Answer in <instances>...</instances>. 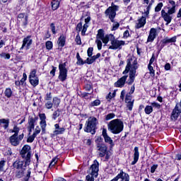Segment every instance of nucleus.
<instances>
[{
    "mask_svg": "<svg viewBox=\"0 0 181 181\" xmlns=\"http://www.w3.org/2000/svg\"><path fill=\"white\" fill-rule=\"evenodd\" d=\"M138 67V61L134 57H132L127 60V66L122 74H128L129 73V79L127 82L129 86H131L135 81V77L138 76L136 74Z\"/></svg>",
    "mask_w": 181,
    "mask_h": 181,
    "instance_id": "f257e3e1",
    "label": "nucleus"
},
{
    "mask_svg": "<svg viewBox=\"0 0 181 181\" xmlns=\"http://www.w3.org/2000/svg\"><path fill=\"white\" fill-rule=\"evenodd\" d=\"M19 131H21V129L16 125H15L12 129H10V132L13 134L9 137L8 141L13 146H19L22 139L25 137V134L23 133L19 135Z\"/></svg>",
    "mask_w": 181,
    "mask_h": 181,
    "instance_id": "f03ea898",
    "label": "nucleus"
},
{
    "mask_svg": "<svg viewBox=\"0 0 181 181\" xmlns=\"http://www.w3.org/2000/svg\"><path fill=\"white\" fill-rule=\"evenodd\" d=\"M107 129L112 134L117 135L124 131V122L119 119H115L107 124Z\"/></svg>",
    "mask_w": 181,
    "mask_h": 181,
    "instance_id": "7ed1b4c3",
    "label": "nucleus"
},
{
    "mask_svg": "<svg viewBox=\"0 0 181 181\" xmlns=\"http://www.w3.org/2000/svg\"><path fill=\"white\" fill-rule=\"evenodd\" d=\"M97 124H98L97 118L94 117H89L86 123L85 132H90L92 135H94L95 134V129H97Z\"/></svg>",
    "mask_w": 181,
    "mask_h": 181,
    "instance_id": "20e7f679",
    "label": "nucleus"
},
{
    "mask_svg": "<svg viewBox=\"0 0 181 181\" xmlns=\"http://www.w3.org/2000/svg\"><path fill=\"white\" fill-rule=\"evenodd\" d=\"M21 155L23 159H25V165L29 166L30 165V147L28 145H25L21 151Z\"/></svg>",
    "mask_w": 181,
    "mask_h": 181,
    "instance_id": "39448f33",
    "label": "nucleus"
},
{
    "mask_svg": "<svg viewBox=\"0 0 181 181\" xmlns=\"http://www.w3.org/2000/svg\"><path fill=\"white\" fill-rule=\"evenodd\" d=\"M118 9H119V6L112 3V6L107 8L105 11V14L106 16H108L111 22H114V19L115 18V16H117V11H118Z\"/></svg>",
    "mask_w": 181,
    "mask_h": 181,
    "instance_id": "423d86ee",
    "label": "nucleus"
},
{
    "mask_svg": "<svg viewBox=\"0 0 181 181\" xmlns=\"http://www.w3.org/2000/svg\"><path fill=\"white\" fill-rule=\"evenodd\" d=\"M122 46H125V41L115 39V37L113 36V39L112 40L111 45L109 47V49L112 50H121V49H122Z\"/></svg>",
    "mask_w": 181,
    "mask_h": 181,
    "instance_id": "0eeeda50",
    "label": "nucleus"
},
{
    "mask_svg": "<svg viewBox=\"0 0 181 181\" xmlns=\"http://www.w3.org/2000/svg\"><path fill=\"white\" fill-rule=\"evenodd\" d=\"M59 75L58 76L60 81H66L67 80V68H66V62L59 64Z\"/></svg>",
    "mask_w": 181,
    "mask_h": 181,
    "instance_id": "6e6552de",
    "label": "nucleus"
},
{
    "mask_svg": "<svg viewBox=\"0 0 181 181\" xmlns=\"http://www.w3.org/2000/svg\"><path fill=\"white\" fill-rule=\"evenodd\" d=\"M99 168L100 163L97 160H95L88 170L89 175H90V176H94V177H97V176H98Z\"/></svg>",
    "mask_w": 181,
    "mask_h": 181,
    "instance_id": "1a4fd4ad",
    "label": "nucleus"
},
{
    "mask_svg": "<svg viewBox=\"0 0 181 181\" xmlns=\"http://www.w3.org/2000/svg\"><path fill=\"white\" fill-rule=\"evenodd\" d=\"M96 149L99 153L100 158H104L108 151V147L105 144L98 143L96 144Z\"/></svg>",
    "mask_w": 181,
    "mask_h": 181,
    "instance_id": "9d476101",
    "label": "nucleus"
},
{
    "mask_svg": "<svg viewBox=\"0 0 181 181\" xmlns=\"http://www.w3.org/2000/svg\"><path fill=\"white\" fill-rule=\"evenodd\" d=\"M39 117L40 119V125L42 129V133L46 134V127H47V124L46 123V114L40 113L39 114Z\"/></svg>",
    "mask_w": 181,
    "mask_h": 181,
    "instance_id": "9b49d317",
    "label": "nucleus"
},
{
    "mask_svg": "<svg viewBox=\"0 0 181 181\" xmlns=\"http://www.w3.org/2000/svg\"><path fill=\"white\" fill-rule=\"evenodd\" d=\"M30 37H31L30 35H28L23 39V45L21 46V47L20 48V50H23L25 47H26L27 50H28V49L30 48L32 43H33V40Z\"/></svg>",
    "mask_w": 181,
    "mask_h": 181,
    "instance_id": "f8f14e48",
    "label": "nucleus"
},
{
    "mask_svg": "<svg viewBox=\"0 0 181 181\" xmlns=\"http://www.w3.org/2000/svg\"><path fill=\"white\" fill-rule=\"evenodd\" d=\"M102 135L104 138V141L106 144H110V148H112L114 146V141H112V139L108 136V133H107V129H103Z\"/></svg>",
    "mask_w": 181,
    "mask_h": 181,
    "instance_id": "ddd939ff",
    "label": "nucleus"
},
{
    "mask_svg": "<svg viewBox=\"0 0 181 181\" xmlns=\"http://www.w3.org/2000/svg\"><path fill=\"white\" fill-rule=\"evenodd\" d=\"M176 2L173 0H168V13L170 15H173L176 12Z\"/></svg>",
    "mask_w": 181,
    "mask_h": 181,
    "instance_id": "4468645a",
    "label": "nucleus"
},
{
    "mask_svg": "<svg viewBox=\"0 0 181 181\" xmlns=\"http://www.w3.org/2000/svg\"><path fill=\"white\" fill-rule=\"evenodd\" d=\"M28 15L23 13H21L18 16V22H19V23H22L23 26H26L28 25Z\"/></svg>",
    "mask_w": 181,
    "mask_h": 181,
    "instance_id": "2eb2a0df",
    "label": "nucleus"
},
{
    "mask_svg": "<svg viewBox=\"0 0 181 181\" xmlns=\"http://www.w3.org/2000/svg\"><path fill=\"white\" fill-rule=\"evenodd\" d=\"M156 36H158L156 28H151L149 35L147 39V42L152 43V42H153V40L156 39Z\"/></svg>",
    "mask_w": 181,
    "mask_h": 181,
    "instance_id": "dca6fc26",
    "label": "nucleus"
},
{
    "mask_svg": "<svg viewBox=\"0 0 181 181\" xmlns=\"http://www.w3.org/2000/svg\"><path fill=\"white\" fill-rule=\"evenodd\" d=\"M128 78V75H124L122 78L117 80V81L115 83V87H119L122 88L124 86H125V83H127V79Z\"/></svg>",
    "mask_w": 181,
    "mask_h": 181,
    "instance_id": "f3484780",
    "label": "nucleus"
},
{
    "mask_svg": "<svg viewBox=\"0 0 181 181\" xmlns=\"http://www.w3.org/2000/svg\"><path fill=\"white\" fill-rule=\"evenodd\" d=\"M170 15L172 14L169 13V10L167 13L163 9L161 11L162 18H163L164 21L167 22L166 25H169V23L172 22V16H170Z\"/></svg>",
    "mask_w": 181,
    "mask_h": 181,
    "instance_id": "a211bd4d",
    "label": "nucleus"
},
{
    "mask_svg": "<svg viewBox=\"0 0 181 181\" xmlns=\"http://www.w3.org/2000/svg\"><path fill=\"white\" fill-rule=\"evenodd\" d=\"M146 23V18L142 16L141 18H139L137 21L135 28L136 29H141V28H144V26H145Z\"/></svg>",
    "mask_w": 181,
    "mask_h": 181,
    "instance_id": "6ab92c4d",
    "label": "nucleus"
},
{
    "mask_svg": "<svg viewBox=\"0 0 181 181\" xmlns=\"http://www.w3.org/2000/svg\"><path fill=\"white\" fill-rule=\"evenodd\" d=\"M24 163H25L23 160H16L14 163H13L12 166L14 169H16V170L19 169H25V166H23Z\"/></svg>",
    "mask_w": 181,
    "mask_h": 181,
    "instance_id": "aec40b11",
    "label": "nucleus"
},
{
    "mask_svg": "<svg viewBox=\"0 0 181 181\" xmlns=\"http://www.w3.org/2000/svg\"><path fill=\"white\" fill-rule=\"evenodd\" d=\"M54 128L55 130L53 132L54 135H62L64 134V131H66V129H64V127H60L59 124H55Z\"/></svg>",
    "mask_w": 181,
    "mask_h": 181,
    "instance_id": "412c9836",
    "label": "nucleus"
},
{
    "mask_svg": "<svg viewBox=\"0 0 181 181\" xmlns=\"http://www.w3.org/2000/svg\"><path fill=\"white\" fill-rule=\"evenodd\" d=\"M100 57H101V54L98 53L96 55H93L87 58L86 59V64H93V63H94L97 59H100Z\"/></svg>",
    "mask_w": 181,
    "mask_h": 181,
    "instance_id": "4be33fe9",
    "label": "nucleus"
},
{
    "mask_svg": "<svg viewBox=\"0 0 181 181\" xmlns=\"http://www.w3.org/2000/svg\"><path fill=\"white\" fill-rule=\"evenodd\" d=\"M39 119L38 117H28V128L30 129H35V124L36 123V121Z\"/></svg>",
    "mask_w": 181,
    "mask_h": 181,
    "instance_id": "5701e85b",
    "label": "nucleus"
},
{
    "mask_svg": "<svg viewBox=\"0 0 181 181\" xmlns=\"http://www.w3.org/2000/svg\"><path fill=\"white\" fill-rule=\"evenodd\" d=\"M139 159V148L138 147H134V160L132 162L131 165H136Z\"/></svg>",
    "mask_w": 181,
    "mask_h": 181,
    "instance_id": "b1692460",
    "label": "nucleus"
},
{
    "mask_svg": "<svg viewBox=\"0 0 181 181\" xmlns=\"http://www.w3.org/2000/svg\"><path fill=\"white\" fill-rule=\"evenodd\" d=\"M179 115H180V110H179V106L176 105L173 110L171 117L172 118H174V119H177V118H179Z\"/></svg>",
    "mask_w": 181,
    "mask_h": 181,
    "instance_id": "393cba45",
    "label": "nucleus"
},
{
    "mask_svg": "<svg viewBox=\"0 0 181 181\" xmlns=\"http://www.w3.org/2000/svg\"><path fill=\"white\" fill-rule=\"evenodd\" d=\"M114 38V35L112 34H110V35H106L105 37H103V39H101L100 40H102L103 43L105 45H107V43H108V42H112V39Z\"/></svg>",
    "mask_w": 181,
    "mask_h": 181,
    "instance_id": "a878e982",
    "label": "nucleus"
},
{
    "mask_svg": "<svg viewBox=\"0 0 181 181\" xmlns=\"http://www.w3.org/2000/svg\"><path fill=\"white\" fill-rule=\"evenodd\" d=\"M25 168L16 170V171L15 173L16 177H17V179H21V177H23V176L25 175Z\"/></svg>",
    "mask_w": 181,
    "mask_h": 181,
    "instance_id": "bb28decb",
    "label": "nucleus"
},
{
    "mask_svg": "<svg viewBox=\"0 0 181 181\" xmlns=\"http://www.w3.org/2000/svg\"><path fill=\"white\" fill-rule=\"evenodd\" d=\"M51 5L52 11H56L59 9V6H60V1L59 0H52Z\"/></svg>",
    "mask_w": 181,
    "mask_h": 181,
    "instance_id": "cd10ccee",
    "label": "nucleus"
},
{
    "mask_svg": "<svg viewBox=\"0 0 181 181\" xmlns=\"http://www.w3.org/2000/svg\"><path fill=\"white\" fill-rule=\"evenodd\" d=\"M175 42H176V37H173L171 38L166 37L163 40V43L164 45H167L168 43H175Z\"/></svg>",
    "mask_w": 181,
    "mask_h": 181,
    "instance_id": "c85d7f7f",
    "label": "nucleus"
},
{
    "mask_svg": "<svg viewBox=\"0 0 181 181\" xmlns=\"http://www.w3.org/2000/svg\"><path fill=\"white\" fill-rule=\"evenodd\" d=\"M76 59H77V62L76 64L78 66H83V64H87V62H86V60L83 61V59H81V57H80V54L77 52L76 54Z\"/></svg>",
    "mask_w": 181,
    "mask_h": 181,
    "instance_id": "c756f323",
    "label": "nucleus"
},
{
    "mask_svg": "<svg viewBox=\"0 0 181 181\" xmlns=\"http://www.w3.org/2000/svg\"><path fill=\"white\" fill-rule=\"evenodd\" d=\"M58 45L61 47H64V45H66V37L61 35L58 40Z\"/></svg>",
    "mask_w": 181,
    "mask_h": 181,
    "instance_id": "7c9ffc66",
    "label": "nucleus"
},
{
    "mask_svg": "<svg viewBox=\"0 0 181 181\" xmlns=\"http://www.w3.org/2000/svg\"><path fill=\"white\" fill-rule=\"evenodd\" d=\"M30 80V83L31 84V86H33V87H36V86H38L39 84V78L37 76H36L35 78H31L29 79Z\"/></svg>",
    "mask_w": 181,
    "mask_h": 181,
    "instance_id": "2f4dec72",
    "label": "nucleus"
},
{
    "mask_svg": "<svg viewBox=\"0 0 181 181\" xmlns=\"http://www.w3.org/2000/svg\"><path fill=\"white\" fill-rule=\"evenodd\" d=\"M0 124H4V129H7V128L9 127V119H1Z\"/></svg>",
    "mask_w": 181,
    "mask_h": 181,
    "instance_id": "473e14b6",
    "label": "nucleus"
},
{
    "mask_svg": "<svg viewBox=\"0 0 181 181\" xmlns=\"http://www.w3.org/2000/svg\"><path fill=\"white\" fill-rule=\"evenodd\" d=\"M144 111L147 115H149V114H152V112H153V107L151 105H147L146 106Z\"/></svg>",
    "mask_w": 181,
    "mask_h": 181,
    "instance_id": "72a5a7b5",
    "label": "nucleus"
},
{
    "mask_svg": "<svg viewBox=\"0 0 181 181\" xmlns=\"http://www.w3.org/2000/svg\"><path fill=\"white\" fill-rule=\"evenodd\" d=\"M52 104L54 108H57L59 105H60V99H59L57 97L53 98Z\"/></svg>",
    "mask_w": 181,
    "mask_h": 181,
    "instance_id": "f704fd0d",
    "label": "nucleus"
},
{
    "mask_svg": "<svg viewBox=\"0 0 181 181\" xmlns=\"http://www.w3.org/2000/svg\"><path fill=\"white\" fill-rule=\"evenodd\" d=\"M59 117H60V110L58 109L53 112L52 119H54V121H56V119L59 118Z\"/></svg>",
    "mask_w": 181,
    "mask_h": 181,
    "instance_id": "c9c22d12",
    "label": "nucleus"
},
{
    "mask_svg": "<svg viewBox=\"0 0 181 181\" xmlns=\"http://www.w3.org/2000/svg\"><path fill=\"white\" fill-rule=\"evenodd\" d=\"M103 37H104V30L103 29L98 30V34L96 35V39H100L101 40V39H103Z\"/></svg>",
    "mask_w": 181,
    "mask_h": 181,
    "instance_id": "e433bc0d",
    "label": "nucleus"
},
{
    "mask_svg": "<svg viewBox=\"0 0 181 181\" xmlns=\"http://www.w3.org/2000/svg\"><path fill=\"white\" fill-rule=\"evenodd\" d=\"M134 101L135 100L134 99H132V95H130V94L126 95V98H125L126 103H134Z\"/></svg>",
    "mask_w": 181,
    "mask_h": 181,
    "instance_id": "4c0bfd02",
    "label": "nucleus"
},
{
    "mask_svg": "<svg viewBox=\"0 0 181 181\" xmlns=\"http://www.w3.org/2000/svg\"><path fill=\"white\" fill-rule=\"evenodd\" d=\"M4 94L7 98H11V97H12V90L11 88H6L5 90Z\"/></svg>",
    "mask_w": 181,
    "mask_h": 181,
    "instance_id": "58836bf2",
    "label": "nucleus"
},
{
    "mask_svg": "<svg viewBox=\"0 0 181 181\" xmlns=\"http://www.w3.org/2000/svg\"><path fill=\"white\" fill-rule=\"evenodd\" d=\"M148 69L149 74L151 76V77H155V70L153 69V66H152V65H151V64H148Z\"/></svg>",
    "mask_w": 181,
    "mask_h": 181,
    "instance_id": "ea45409f",
    "label": "nucleus"
},
{
    "mask_svg": "<svg viewBox=\"0 0 181 181\" xmlns=\"http://www.w3.org/2000/svg\"><path fill=\"white\" fill-rule=\"evenodd\" d=\"M0 57H1V59L9 60V59H11V54L2 52L1 54H0Z\"/></svg>",
    "mask_w": 181,
    "mask_h": 181,
    "instance_id": "a19ab883",
    "label": "nucleus"
},
{
    "mask_svg": "<svg viewBox=\"0 0 181 181\" xmlns=\"http://www.w3.org/2000/svg\"><path fill=\"white\" fill-rule=\"evenodd\" d=\"M102 40L96 39L95 43L97 44L98 50H101L103 49V42Z\"/></svg>",
    "mask_w": 181,
    "mask_h": 181,
    "instance_id": "79ce46f5",
    "label": "nucleus"
},
{
    "mask_svg": "<svg viewBox=\"0 0 181 181\" xmlns=\"http://www.w3.org/2000/svg\"><path fill=\"white\" fill-rule=\"evenodd\" d=\"M57 160H59V158L57 157H54L49 163V168H53V166L57 163Z\"/></svg>",
    "mask_w": 181,
    "mask_h": 181,
    "instance_id": "37998d69",
    "label": "nucleus"
},
{
    "mask_svg": "<svg viewBox=\"0 0 181 181\" xmlns=\"http://www.w3.org/2000/svg\"><path fill=\"white\" fill-rule=\"evenodd\" d=\"M88 28V23H85V24L83 26L82 31H81L82 36H84L86 35V32H87Z\"/></svg>",
    "mask_w": 181,
    "mask_h": 181,
    "instance_id": "c03bdc74",
    "label": "nucleus"
},
{
    "mask_svg": "<svg viewBox=\"0 0 181 181\" xmlns=\"http://www.w3.org/2000/svg\"><path fill=\"white\" fill-rule=\"evenodd\" d=\"M45 46L47 50H52V49H53V42H52L51 41H47L45 43Z\"/></svg>",
    "mask_w": 181,
    "mask_h": 181,
    "instance_id": "a18cd8bd",
    "label": "nucleus"
},
{
    "mask_svg": "<svg viewBox=\"0 0 181 181\" xmlns=\"http://www.w3.org/2000/svg\"><path fill=\"white\" fill-rule=\"evenodd\" d=\"M45 106L47 110H52V108H53V103H52V101H47L45 103Z\"/></svg>",
    "mask_w": 181,
    "mask_h": 181,
    "instance_id": "49530a36",
    "label": "nucleus"
},
{
    "mask_svg": "<svg viewBox=\"0 0 181 181\" xmlns=\"http://www.w3.org/2000/svg\"><path fill=\"white\" fill-rule=\"evenodd\" d=\"M163 7V3H158L155 8V12H160Z\"/></svg>",
    "mask_w": 181,
    "mask_h": 181,
    "instance_id": "de8ad7c7",
    "label": "nucleus"
},
{
    "mask_svg": "<svg viewBox=\"0 0 181 181\" xmlns=\"http://www.w3.org/2000/svg\"><path fill=\"white\" fill-rule=\"evenodd\" d=\"M112 118H115V114L114 113H109L105 117L106 121H110V119H112Z\"/></svg>",
    "mask_w": 181,
    "mask_h": 181,
    "instance_id": "09e8293b",
    "label": "nucleus"
},
{
    "mask_svg": "<svg viewBox=\"0 0 181 181\" xmlns=\"http://www.w3.org/2000/svg\"><path fill=\"white\" fill-rule=\"evenodd\" d=\"M5 163H6V161L5 160H1L0 161V172H4V168L5 167Z\"/></svg>",
    "mask_w": 181,
    "mask_h": 181,
    "instance_id": "8fccbe9b",
    "label": "nucleus"
},
{
    "mask_svg": "<svg viewBox=\"0 0 181 181\" xmlns=\"http://www.w3.org/2000/svg\"><path fill=\"white\" fill-rule=\"evenodd\" d=\"M35 138H36V136L33 134V135L30 136L28 139H27V142H29L30 144H32V142H33L35 141Z\"/></svg>",
    "mask_w": 181,
    "mask_h": 181,
    "instance_id": "3c124183",
    "label": "nucleus"
},
{
    "mask_svg": "<svg viewBox=\"0 0 181 181\" xmlns=\"http://www.w3.org/2000/svg\"><path fill=\"white\" fill-rule=\"evenodd\" d=\"M100 104H101V101L100 100H95L91 102L90 105L92 107H95L97 105H100Z\"/></svg>",
    "mask_w": 181,
    "mask_h": 181,
    "instance_id": "603ef678",
    "label": "nucleus"
},
{
    "mask_svg": "<svg viewBox=\"0 0 181 181\" xmlns=\"http://www.w3.org/2000/svg\"><path fill=\"white\" fill-rule=\"evenodd\" d=\"M36 69H33L30 73V75H29V79L30 78H34L36 76Z\"/></svg>",
    "mask_w": 181,
    "mask_h": 181,
    "instance_id": "864d4df0",
    "label": "nucleus"
},
{
    "mask_svg": "<svg viewBox=\"0 0 181 181\" xmlns=\"http://www.w3.org/2000/svg\"><path fill=\"white\" fill-rule=\"evenodd\" d=\"M127 108L129 110V111H132V108H134V102H131V103H127Z\"/></svg>",
    "mask_w": 181,
    "mask_h": 181,
    "instance_id": "5fc2aeb1",
    "label": "nucleus"
},
{
    "mask_svg": "<svg viewBox=\"0 0 181 181\" xmlns=\"http://www.w3.org/2000/svg\"><path fill=\"white\" fill-rule=\"evenodd\" d=\"M151 8H152V3H150L146 8V11L144 12V15H146V16H148V15H149V11H151Z\"/></svg>",
    "mask_w": 181,
    "mask_h": 181,
    "instance_id": "6e6d98bb",
    "label": "nucleus"
},
{
    "mask_svg": "<svg viewBox=\"0 0 181 181\" xmlns=\"http://www.w3.org/2000/svg\"><path fill=\"white\" fill-rule=\"evenodd\" d=\"M119 28V23L118 22H113L112 30H117Z\"/></svg>",
    "mask_w": 181,
    "mask_h": 181,
    "instance_id": "4d7b16f0",
    "label": "nucleus"
},
{
    "mask_svg": "<svg viewBox=\"0 0 181 181\" xmlns=\"http://www.w3.org/2000/svg\"><path fill=\"white\" fill-rule=\"evenodd\" d=\"M81 29H83V23H79L76 25V32H81Z\"/></svg>",
    "mask_w": 181,
    "mask_h": 181,
    "instance_id": "13d9d810",
    "label": "nucleus"
},
{
    "mask_svg": "<svg viewBox=\"0 0 181 181\" xmlns=\"http://www.w3.org/2000/svg\"><path fill=\"white\" fill-rule=\"evenodd\" d=\"M157 169H158V164H153L151 168V173H155Z\"/></svg>",
    "mask_w": 181,
    "mask_h": 181,
    "instance_id": "bf43d9fd",
    "label": "nucleus"
},
{
    "mask_svg": "<svg viewBox=\"0 0 181 181\" xmlns=\"http://www.w3.org/2000/svg\"><path fill=\"white\" fill-rule=\"evenodd\" d=\"M39 134H40V127H39V126H37L35 129L33 134L35 135V136H37Z\"/></svg>",
    "mask_w": 181,
    "mask_h": 181,
    "instance_id": "052dcab7",
    "label": "nucleus"
},
{
    "mask_svg": "<svg viewBox=\"0 0 181 181\" xmlns=\"http://www.w3.org/2000/svg\"><path fill=\"white\" fill-rule=\"evenodd\" d=\"M93 50H94V48H93V47H89L88 49L87 54H88V57H91V56H93Z\"/></svg>",
    "mask_w": 181,
    "mask_h": 181,
    "instance_id": "680f3d73",
    "label": "nucleus"
},
{
    "mask_svg": "<svg viewBox=\"0 0 181 181\" xmlns=\"http://www.w3.org/2000/svg\"><path fill=\"white\" fill-rule=\"evenodd\" d=\"M27 78H28V76L26 75L25 73H23V78L20 81V83H21V84L23 85V83H25V81H26Z\"/></svg>",
    "mask_w": 181,
    "mask_h": 181,
    "instance_id": "e2e57ef3",
    "label": "nucleus"
},
{
    "mask_svg": "<svg viewBox=\"0 0 181 181\" xmlns=\"http://www.w3.org/2000/svg\"><path fill=\"white\" fill-rule=\"evenodd\" d=\"M30 173H32V172L30 171V169H28L27 171L26 176L24 178L25 181H29V177H30Z\"/></svg>",
    "mask_w": 181,
    "mask_h": 181,
    "instance_id": "0e129e2a",
    "label": "nucleus"
},
{
    "mask_svg": "<svg viewBox=\"0 0 181 181\" xmlns=\"http://www.w3.org/2000/svg\"><path fill=\"white\" fill-rule=\"evenodd\" d=\"M151 107L153 108V107L155 108H158L159 110V108H160V105L156 102L154 103H151Z\"/></svg>",
    "mask_w": 181,
    "mask_h": 181,
    "instance_id": "69168bd1",
    "label": "nucleus"
},
{
    "mask_svg": "<svg viewBox=\"0 0 181 181\" xmlns=\"http://www.w3.org/2000/svg\"><path fill=\"white\" fill-rule=\"evenodd\" d=\"M86 181H94V176L91 175H88L86 177Z\"/></svg>",
    "mask_w": 181,
    "mask_h": 181,
    "instance_id": "338daca9",
    "label": "nucleus"
},
{
    "mask_svg": "<svg viewBox=\"0 0 181 181\" xmlns=\"http://www.w3.org/2000/svg\"><path fill=\"white\" fill-rule=\"evenodd\" d=\"M75 41L77 43V45H81V38L80 37V35H76Z\"/></svg>",
    "mask_w": 181,
    "mask_h": 181,
    "instance_id": "774afa93",
    "label": "nucleus"
}]
</instances>
